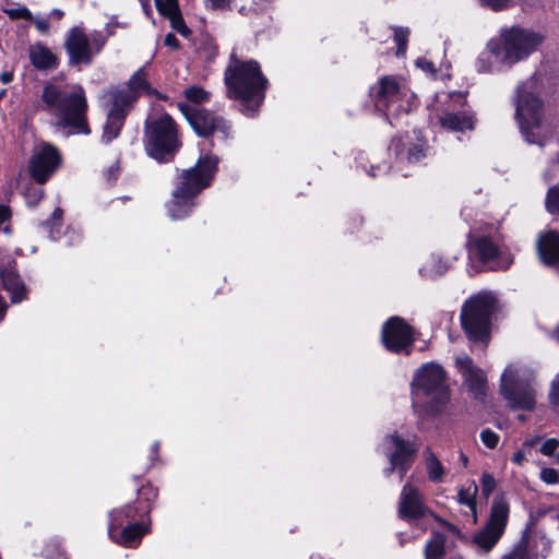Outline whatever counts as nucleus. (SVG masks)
<instances>
[{"label": "nucleus", "mask_w": 559, "mask_h": 559, "mask_svg": "<svg viewBox=\"0 0 559 559\" xmlns=\"http://www.w3.org/2000/svg\"><path fill=\"white\" fill-rule=\"evenodd\" d=\"M43 109L53 116L57 124L72 133L88 134L85 92L76 84L48 82L41 94Z\"/></svg>", "instance_id": "obj_1"}, {"label": "nucleus", "mask_w": 559, "mask_h": 559, "mask_svg": "<svg viewBox=\"0 0 559 559\" xmlns=\"http://www.w3.org/2000/svg\"><path fill=\"white\" fill-rule=\"evenodd\" d=\"M224 82L229 99L241 103V111L253 116L262 105L267 88V79L254 60L242 61L231 53L225 70Z\"/></svg>", "instance_id": "obj_2"}, {"label": "nucleus", "mask_w": 559, "mask_h": 559, "mask_svg": "<svg viewBox=\"0 0 559 559\" xmlns=\"http://www.w3.org/2000/svg\"><path fill=\"white\" fill-rule=\"evenodd\" d=\"M218 158L205 154L198 159L194 167L182 170L173 192V199L167 203L169 216L173 219L187 217L197 205L198 194L207 188L217 171Z\"/></svg>", "instance_id": "obj_3"}, {"label": "nucleus", "mask_w": 559, "mask_h": 559, "mask_svg": "<svg viewBox=\"0 0 559 559\" xmlns=\"http://www.w3.org/2000/svg\"><path fill=\"white\" fill-rule=\"evenodd\" d=\"M500 393L512 409L533 411L537 396L533 369L521 362L509 364L500 378Z\"/></svg>", "instance_id": "obj_4"}, {"label": "nucleus", "mask_w": 559, "mask_h": 559, "mask_svg": "<svg viewBox=\"0 0 559 559\" xmlns=\"http://www.w3.org/2000/svg\"><path fill=\"white\" fill-rule=\"evenodd\" d=\"M536 80L531 79L516 90L515 118L525 141L543 145L542 100L535 94Z\"/></svg>", "instance_id": "obj_5"}, {"label": "nucleus", "mask_w": 559, "mask_h": 559, "mask_svg": "<svg viewBox=\"0 0 559 559\" xmlns=\"http://www.w3.org/2000/svg\"><path fill=\"white\" fill-rule=\"evenodd\" d=\"M181 143L173 118L167 114L150 116L145 121L146 153L159 163L171 160Z\"/></svg>", "instance_id": "obj_6"}, {"label": "nucleus", "mask_w": 559, "mask_h": 559, "mask_svg": "<svg viewBox=\"0 0 559 559\" xmlns=\"http://www.w3.org/2000/svg\"><path fill=\"white\" fill-rule=\"evenodd\" d=\"M413 399H427L431 413H439L450 400L443 368L433 362H427L416 370L411 382Z\"/></svg>", "instance_id": "obj_7"}, {"label": "nucleus", "mask_w": 559, "mask_h": 559, "mask_svg": "<svg viewBox=\"0 0 559 559\" xmlns=\"http://www.w3.org/2000/svg\"><path fill=\"white\" fill-rule=\"evenodd\" d=\"M497 44L502 66L511 67L526 59L544 41L540 33L521 27L502 28L492 38Z\"/></svg>", "instance_id": "obj_8"}, {"label": "nucleus", "mask_w": 559, "mask_h": 559, "mask_svg": "<svg viewBox=\"0 0 559 559\" xmlns=\"http://www.w3.org/2000/svg\"><path fill=\"white\" fill-rule=\"evenodd\" d=\"M370 93L376 108L388 118L397 117L411 110L413 94L406 83L395 76L385 75L381 78L371 87Z\"/></svg>", "instance_id": "obj_9"}, {"label": "nucleus", "mask_w": 559, "mask_h": 559, "mask_svg": "<svg viewBox=\"0 0 559 559\" xmlns=\"http://www.w3.org/2000/svg\"><path fill=\"white\" fill-rule=\"evenodd\" d=\"M493 309L495 297L489 293L473 296L463 305L461 324L471 341H485L488 337Z\"/></svg>", "instance_id": "obj_10"}, {"label": "nucleus", "mask_w": 559, "mask_h": 559, "mask_svg": "<svg viewBox=\"0 0 559 559\" xmlns=\"http://www.w3.org/2000/svg\"><path fill=\"white\" fill-rule=\"evenodd\" d=\"M501 242L500 234L493 226L488 231L474 233L467 242L468 258L472 261H479L490 270L507 269L511 265L512 259L503 254Z\"/></svg>", "instance_id": "obj_11"}, {"label": "nucleus", "mask_w": 559, "mask_h": 559, "mask_svg": "<svg viewBox=\"0 0 559 559\" xmlns=\"http://www.w3.org/2000/svg\"><path fill=\"white\" fill-rule=\"evenodd\" d=\"M105 37L98 33H84L79 27H73L68 33L64 47L71 66L88 64L93 57L100 52L105 46Z\"/></svg>", "instance_id": "obj_12"}, {"label": "nucleus", "mask_w": 559, "mask_h": 559, "mask_svg": "<svg viewBox=\"0 0 559 559\" xmlns=\"http://www.w3.org/2000/svg\"><path fill=\"white\" fill-rule=\"evenodd\" d=\"M382 448L390 461V466L383 469L384 475L389 477L396 471L402 479L415 461L418 444L415 441L404 440L394 432L383 439Z\"/></svg>", "instance_id": "obj_13"}, {"label": "nucleus", "mask_w": 559, "mask_h": 559, "mask_svg": "<svg viewBox=\"0 0 559 559\" xmlns=\"http://www.w3.org/2000/svg\"><path fill=\"white\" fill-rule=\"evenodd\" d=\"M509 516V504L503 497L492 501L487 525L474 536V543L484 551H489L502 536Z\"/></svg>", "instance_id": "obj_14"}, {"label": "nucleus", "mask_w": 559, "mask_h": 559, "mask_svg": "<svg viewBox=\"0 0 559 559\" xmlns=\"http://www.w3.org/2000/svg\"><path fill=\"white\" fill-rule=\"evenodd\" d=\"M61 164L59 151L49 143L37 144L28 163L32 179L38 185L46 183Z\"/></svg>", "instance_id": "obj_15"}, {"label": "nucleus", "mask_w": 559, "mask_h": 559, "mask_svg": "<svg viewBox=\"0 0 559 559\" xmlns=\"http://www.w3.org/2000/svg\"><path fill=\"white\" fill-rule=\"evenodd\" d=\"M179 108L200 136L206 138L217 132L222 134L223 140L228 138L230 127L222 117L209 110L191 108L183 104H180Z\"/></svg>", "instance_id": "obj_16"}, {"label": "nucleus", "mask_w": 559, "mask_h": 559, "mask_svg": "<svg viewBox=\"0 0 559 559\" xmlns=\"http://www.w3.org/2000/svg\"><path fill=\"white\" fill-rule=\"evenodd\" d=\"M108 97L107 119L102 136L105 143L111 142L119 135L124 119L132 108V98L126 94H108Z\"/></svg>", "instance_id": "obj_17"}, {"label": "nucleus", "mask_w": 559, "mask_h": 559, "mask_svg": "<svg viewBox=\"0 0 559 559\" xmlns=\"http://www.w3.org/2000/svg\"><path fill=\"white\" fill-rule=\"evenodd\" d=\"M381 340L389 352L408 350L414 343V330L404 319L392 317L383 324Z\"/></svg>", "instance_id": "obj_18"}, {"label": "nucleus", "mask_w": 559, "mask_h": 559, "mask_svg": "<svg viewBox=\"0 0 559 559\" xmlns=\"http://www.w3.org/2000/svg\"><path fill=\"white\" fill-rule=\"evenodd\" d=\"M455 365L468 391L475 397L484 395L487 388V378L485 372L473 364L472 358L466 354H460L455 357Z\"/></svg>", "instance_id": "obj_19"}, {"label": "nucleus", "mask_w": 559, "mask_h": 559, "mask_svg": "<svg viewBox=\"0 0 559 559\" xmlns=\"http://www.w3.org/2000/svg\"><path fill=\"white\" fill-rule=\"evenodd\" d=\"M428 512L425 506L423 496L418 488L411 483H406L400 493L399 500V516L403 520H416L423 518Z\"/></svg>", "instance_id": "obj_20"}, {"label": "nucleus", "mask_w": 559, "mask_h": 559, "mask_svg": "<svg viewBox=\"0 0 559 559\" xmlns=\"http://www.w3.org/2000/svg\"><path fill=\"white\" fill-rule=\"evenodd\" d=\"M123 525V521L109 522V538L123 547H134L141 538L147 533V527L141 523H133L124 526L120 533L118 530Z\"/></svg>", "instance_id": "obj_21"}, {"label": "nucleus", "mask_w": 559, "mask_h": 559, "mask_svg": "<svg viewBox=\"0 0 559 559\" xmlns=\"http://www.w3.org/2000/svg\"><path fill=\"white\" fill-rule=\"evenodd\" d=\"M109 94H126L132 98V105L142 94L153 95L156 91L148 82V63L140 68L129 80L127 90H114Z\"/></svg>", "instance_id": "obj_22"}, {"label": "nucleus", "mask_w": 559, "mask_h": 559, "mask_svg": "<svg viewBox=\"0 0 559 559\" xmlns=\"http://www.w3.org/2000/svg\"><path fill=\"white\" fill-rule=\"evenodd\" d=\"M475 116L469 110L445 111L439 116L441 127L453 132L472 131L475 128Z\"/></svg>", "instance_id": "obj_23"}, {"label": "nucleus", "mask_w": 559, "mask_h": 559, "mask_svg": "<svg viewBox=\"0 0 559 559\" xmlns=\"http://www.w3.org/2000/svg\"><path fill=\"white\" fill-rule=\"evenodd\" d=\"M0 278L13 304L21 302L26 297V287L15 270V264L10 263L1 269Z\"/></svg>", "instance_id": "obj_24"}, {"label": "nucleus", "mask_w": 559, "mask_h": 559, "mask_svg": "<svg viewBox=\"0 0 559 559\" xmlns=\"http://www.w3.org/2000/svg\"><path fill=\"white\" fill-rule=\"evenodd\" d=\"M31 64L39 71H50L58 67V57L44 44L36 43L28 47Z\"/></svg>", "instance_id": "obj_25"}, {"label": "nucleus", "mask_w": 559, "mask_h": 559, "mask_svg": "<svg viewBox=\"0 0 559 559\" xmlns=\"http://www.w3.org/2000/svg\"><path fill=\"white\" fill-rule=\"evenodd\" d=\"M537 250L542 261L559 267V234L549 231L542 235L537 241Z\"/></svg>", "instance_id": "obj_26"}, {"label": "nucleus", "mask_w": 559, "mask_h": 559, "mask_svg": "<svg viewBox=\"0 0 559 559\" xmlns=\"http://www.w3.org/2000/svg\"><path fill=\"white\" fill-rule=\"evenodd\" d=\"M499 64L501 60L498 46L491 38L479 53L475 67L479 73H488L495 71Z\"/></svg>", "instance_id": "obj_27"}, {"label": "nucleus", "mask_w": 559, "mask_h": 559, "mask_svg": "<svg viewBox=\"0 0 559 559\" xmlns=\"http://www.w3.org/2000/svg\"><path fill=\"white\" fill-rule=\"evenodd\" d=\"M424 454L428 479L432 483H442L447 473L444 466L430 449H426Z\"/></svg>", "instance_id": "obj_28"}, {"label": "nucleus", "mask_w": 559, "mask_h": 559, "mask_svg": "<svg viewBox=\"0 0 559 559\" xmlns=\"http://www.w3.org/2000/svg\"><path fill=\"white\" fill-rule=\"evenodd\" d=\"M445 537L441 533H433L425 547L426 559H443Z\"/></svg>", "instance_id": "obj_29"}, {"label": "nucleus", "mask_w": 559, "mask_h": 559, "mask_svg": "<svg viewBox=\"0 0 559 559\" xmlns=\"http://www.w3.org/2000/svg\"><path fill=\"white\" fill-rule=\"evenodd\" d=\"M448 270L447 262H443L441 257L438 254H431L429 259L425 262V264L420 269V273L426 277H435L437 275H442Z\"/></svg>", "instance_id": "obj_30"}, {"label": "nucleus", "mask_w": 559, "mask_h": 559, "mask_svg": "<svg viewBox=\"0 0 559 559\" xmlns=\"http://www.w3.org/2000/svg\"><path fill=\"white\" fill-rule=\"evenodd\" d=\"M62 210L60 207H56L50 219L41 223L44 231H46L47 236L52 240L59 238L62 228Z\"/></svg>", "instance_id": "obj_31"}, {"label": "nucleus", "mask_w": 559, "mask_h": 559, "mask_svg": "<svg viewBox=\"0 0 559 559\" xmlns=\"http://www.w3.org/2000/svg\"><path fill=\"white\" fill-rule=\"evenodd\" d=\"M478 487L475 481H471L467 486L461 487L457 492V500L461 504H464L471 509L475 514L476 512V495Z\"/></svg>", "instance_id": "obj_32"}, {"label": "nucleus", "mask_w": 559, "mask_h": 559, "mask_svg": "<svg viewBox=\"0 0 559 559\" xmlns=\"http://www.w3.org/2000/svg\"><path fill=\"white\" fill-rule=\"evenodd\" d=\"M138 512L139 511L134 504H126L109 513V522L123 521L124 524L128 520H133L138 515Z\"/></svg>", "instance_id": "obj_33"}, {"label": "nucleus", "mask_w": 559, "mask_h": 559, "mask_svg": "<svg viewBox=\"0 0 559 559\" xmlns=\"http://www.w3.org/2000/svg\"><path fill=\"white\" fill-rule=\"evenodd\" d=\"M39 186L28 185L23 190L26 204L28 206H36L44 198V189Z\"/></svg>", "instance_id": "obj_34"}, {"label": "nucleus", "mask_w": 559, "mask_h": 559, "mask_svg": "<svg viewBox=\"0 0 559 559\" xmlns=\"http://www.w3.org/2000/svg\"><path fill=\"white\" fill-rule=\"evenodd\" d=\"M409 36V29L407 27H395L394 28V41L397 45V56H404L407 48V41Z\"/></svg>", "instance_id": "obj_35"}, {"label": "nucleus", "mask_w": 559, "mask_h": 559, "mask_svg": "<svg viewBox=\"0 0 559 559\" xmlns=\"http://www.w3.org/2000/svg\"><path fill=\"white\" fill-rule=\"evenodd\" d=\"M546 209L550 214H559V183L548 189Z\"/></svg>", "instance_id": "obj_36"}, {"label": "nucleus", "mask_w": 559, "mask_h": 559, "mask_svg": "<svg viewBox=\"0 0 559 559\" xmlns=\"http://www.w3.org/2000/svg\"><path fill=\"white\" fill-rule=\"evenodd\" d=\"M478 3L493 12L508 10L515 4V0H477Z\"/></svg>", "instance_id": "obj_37"}, {"label": "nucleus", "mask_w": 559, "mask_h": 559, "mask_svg": "<svg viewBox=\"0 0 559 559\" xmlns=\"http://www.w3.org/2000/svg\"><path fill=\"white\" fill-rule=\"evenodd\" d=\"M185 95L189 100L197 104L207 102L210 98V95L206 91L195 85L186 88Z\"/></svg>", "instance_id": "obj_38"}, {"label": "nucleus", "mask_w": 559, "mask_h": 559, "mask_svg": "<svg viewBox=\"0 0 559 559\" xmlns=\"http://www.w3.org/2000/svg\"><path fill=\"white\" fill-rule=\"evenodd\" d=\"M426 145L424 142L416 143L407 148L405 158L409 163H417L426 156Z\"/></svg>", "instance_id": "obj_39"}, {"label": "nucleus", "mask_w": 559, "mask_h": 559, "mask_svg": "<svg viewBox=\"0 0 559 559\" xmlns=\"http://www.w3.org/2000/svg\"><path fill=\"white\" fill-rule=\"evenodd\" d=\"M158 12L164 16H169L179 10L177 0H155Z\"/></svg>", "instance_id": "obj_40"}, {"label": "nucleus", "mask_w": 559, "mask_h": 559, "mask_svg": "<svg viewBox=\"0 0 559 559\" xmlns=\"http://www.w3.org/2000/svg\"><path fill=\"white\" fill-rule=\"evenodd\" d=\"M167 19H169L170 21V24H171V27L177 31L179 34H181L182 36H188L190 31L189 28L186 26L185 24V21L182 19V15L180 13V11L167 16Z\"/></svg>", "instance_id": "obj_41"}, {"label": "nucleus", "mask_w": 559, "mask_h": 559, "mask_svg": "<svg viewBox=\"0 0 559 559\" xmlns=\"http://www.w3.org/2000/svg\"><path fill=\"white\" fill-rule=\"evenodd\" d=\"M480 439L489 449H495L499 442V436L490 429H484L480 432Z\"/></svg>", "instance_id": "obj_42"}, {"label": "nucleus", "mask_w": 559, "mask_h": 559, "mask_svg": "<svg viewBox=\"0 0 559 559\" xmlns=\"http://www.w3.org/2000/svg\"><path fill=\"white\" fill-rule=\"evenodd\" d=\"M496 488V480L492 475L484 473L481 476V490L485 497H489Z\"/></svg>", "instance_id": "obj_43"}, {"label": "nucleus", "mask_w": 559, "mask_h": 559, "mask_svg": "<svg viewBox=\"0 0 559 559\" xmlns=\"http://www.w3.org/2000/svg\"><path fill=\"white\" fill-rule=\"evenodd\" d=\"M502 559H530L526 547L522 544L515 546L510 552L506 554Z\"/></svg>", "instance_id": "obj_44"}, {"label": "nucleus", "mask_w": 559, "mask_h": 559, "mask_svg": "<svg viewBox=\"0 0 559 559\" xmlns=\"http://www.w3.org/2000/svg\"><path fill=\"white\" fill-rule=\"evenodd\" d=\"M540 479L548 485H554L559 481V474L556 469L546 467L540 471Z\"/></svg>", "instance_id": "obj_45"}, {"label": "nucleus", "mask_w": 559, "mask_h": 559, "mask_svg": "<svg viewBox=\"0 0 559 559\" xmlns=\"http://www.w3.org/2000/svg\"><path fill=\"white\" fill-rule=\"evenodd\" d=\"M559 448V439L557 438H550V439H547L542 448H540V452L544 454V455H547V456H550L555 453V451Z\"/></svg>", "instance_id": "obj_46"}, {"label": "nucleus", "mask_w": 559, "mask_h": 559, "mask_svg": "<svg viewBox=\"0 0 559 559\" xmlns=\"http://www.w3.org/2000/svg\"><path fill=\"white\" fill-rule=\"evenodd\" d=\"M549 399L551 404L559 405V374L552 381Z\"/></svg>", "instance_id": "obj_47"}, {"label": "nucleus", "mask_w": 559, "mask_h": 559, "mask_svg": "<svg viewBox=\"0 0 559 559\" xmlns=\"http://www.w3.org/2000/svg\"><path fill=\"white\" fill-rule=\"evenodd\" d=\"M11 218V211L9 206L0 204V230L8 231V227H3Z\"/></svg>", "instance_id": "obj_48"}, {"label": "nucleus", "mask_w": 559, "mask_h": 559, "mask_svg": "<svg viewBox=\"0 0 559 559\" xmlns=\"http://www.w3.org/2000/svg\"><path fill=\"white\" fill-rule=\"evenodd\" d=\"M36 26L37 31L41 34H46L49 31V22L44 17H33L29 19Z\"/></svg>", "instance_id": "obj_49"}, {"label": "nucleus", "mask_w": 559, "mask_h": 559, "mask_svg": "<svg viewBox=\"0 0 559 559\" xmlns=\"http://www.w3.org/2000/svg\"><path fill=\"white\" fill-rule=\"evenodd\" d=\"M9 14L11 17H21V19H26V20L32 19L31 12L25 8L17 9V10H10Z\"/></svg>", "instance_id": "obj_50"}, {"label": "nucleus", "mask_w": 559, "mask_h": 559, "mask_svg": "<svg viewBox=\"0 0 559 559\" xmlns=\"http://www.w3.org/2000/svg\"><path fill=\"white\" fill-rule=\"evenodd\" d=\"M212 9L224 10L229 8L231 0H209Z\"/></svg>", "instance_id": "obj_51"}, {"label": "nucleus", "mask_w": 559, "mask_h": 559, "mask_svg": "<svg viewBox=\"0 0 559 559\" xmlns=\"http://www.w3.org/2000/svg\"><path fill=\"white\" fill-rule=\"evenodd\" d=\"M165 46L171 48V49H178L179 48V40L177 39V37L169 33L165 36Z\"/></svg>", "instance_id": "obj_52"}, {"label": "nucleus", "mask_w": 559, "mask_h": 559, "mask_svg": "<svg viewBox=\"0 0 559 559\" xmlns=\"http://www.w3.org/2000/svg\"><path fill=\"white\" fill-rule=\"evenodd\" d=\"M526 460V452L524 450L516 451L512 456V462L516 465H522Z\"/></svg>", "instance_id": "obj_53"}, {"label": "nucleus", "mask_w": 559, "mask_h": 559, "mask_svg": "<svg viewBox=\"0 0 559 559\" xmlns=\"http://www.w3.org/2000/svg\"><path fill=\"white\" fill-rule=\"evenodd\" d=\"M416 63L424 71H432V63L426 59H418Z\"/></svg>", "instance_id": "obj_54"}, {"label": "nucleus", "mask_w": 559, "mask_h": 559, "mask_svg": "<svg viewBox=\"0 0 559 559\" xmlns=\"http://www.w3.org/2000/svg\"><path fill=\"white\" fill-rule=\"evenodd\" d=\"M0 81L3 84H9L13 81V73L11 71H4L0 74Z\"/></svg>", "instance_id": "obj_55"}, {"label": "nucleus", "mask_w": 559, "mask_h": 559, "mask_svg": "<svg viewBox=\"0 0 559 559\" xmlns=\"http://www.w3.org/2000/svg\"><path fill=\"white\" fill-rule=\"evenodd\" d=\"M7 311V305L2 296L0 295V321L4 318Z\"/></svg>", "instance_id": "obj_56"}, {"label": "nucleus", "mask_w": 559, "mask_h": 559, "mask_svg": "<svg viewBox=\"0 0 559 559\" xmlns=\"http://www.w3.org/2000/svg\"><path fill=\"white\" fill-rule=\"evenodd\" d=\"M51 15L56 16L57 19H61L63 15V12L61 10L55 9L51 11Z\"/></svg>", "instance_id": "obj_57"}, {"label": "nucleus", "mask_w": 559, "mask_h": 559, "mask_svg": "<svg viewBox=\"0 0 559 559\" xmlns=\"http://www.w3.org/2000/svg\"><path fill=\"white\" fill-rule=\"evenodd\" d=\"M447 527L453 534H457L459 533V530L456 528V526H454V525H452L450 523H447Z\"/></svg>", "instance_id": "obj_58"}, {"label": "nucleus", "mask_w": 559, "mask_h": 559, "mask_svg": "<svg viewBox=\"0 0 559 559\" xmlns=\"http://www.w3.org/2000/svg\"><path fill=\"white\" fill-rule=\"evenodd\" d=\"M158 448H159V443H158V442H155V443L153 444V451H154V452H157V451H158Z\"/></svg>", "instance_id": "obj_59"}, {"label": "nucleus", "mask_w": 559, "mask_h": 559, "mask_svg": "<svg viewBox=\"0 0 559 559\" xmlns=\"http://www.w3.org/2000/svg\"><path fill=\"white\" fill-rule=\"evenodd\" d=\"M555 338L559 342V326L555 331Z\"/></svg>", "instance_id": "obj_60"}, {"label": "nucleus", "mask_w": 559, "mask_h": 559, "mask_svg": "<svg viewBox=\"0 0 559 559\" xmlns=\"http://www.w3.org/2000/svg\"><path fill=\"white\" fill-rule=\"evenodd\" d=\"M461 460H462V462L464 463V465H466V463H467V457H466L464 454H461Z\"/></svg>", "instance_id": "obj_61"}, {"label": "nucleus", "mask_w": 559, "mask_h": 559, "mask_svg": "<svg viewBox=\"0 0 559 559\" xmlns=\"http://www.w3.org/2000/svg\"><path fill=\"white\" fill-rule=\"evenodd\" d=\"M108 173H109V175H112L114 178L116 177V173L114 171L112 168H110Z\"/></svg>", "instance_id": "obj_62"}, {"label": "nucleus", "mask_w": 559, "mask_h": 559, "mask_svg": "<svg viewBox=\"0 0 559 559\" xmlns=\"http://www.w3.org/2000/svg\"><path fill=\"white\" fill-rule=\"evenodd\" d=\"M5 90L0 91V99L5 95Z\"/></svg>", "instance_id": "obj_63"}, {"label": "nucleus", "mask_w": 559, "mask_h": 559, "mask_svg": "<svg viewBox=\"0 0 559 559\" xmlns=\"http://www.w3.org/2000/svg\"><path fill=\"white\" fill-rule=\"evenodd\" d=\"M532 444H533L532 441H527V442L524 443V447H531Z\"/></svg>", "instance_id": "obj_64"}]
</instances>
